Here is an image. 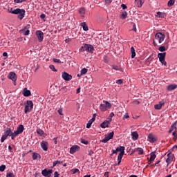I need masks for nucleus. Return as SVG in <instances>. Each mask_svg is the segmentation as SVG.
Masks as SVG:
<instances>
[{
	"mask_svg": "<svg viewBox=\"0 0 177 177\" xmlns=\"http://www.w3.org/2000/svg\"><path fill=\"white\" fill-rule=\"evenodd\" d=\"M8 13H12V15H18V19L19 20H23L24 19V16H26V10L24 9L17 8H9L8 9Z\"/></svg>",
	"mask_w": 177,
	"mask_h": 177,
	"instance_id": "obj_1",
	"label": "nucleus"
},
{
	"mask_svg": "<svg viewBox=\"0 0 177 177\" xmlns=\"http://www.w3.org/2000/svg\"><path fill=\"white\" fill-rule=\"evenodd\" d=\"M116 150L118 151H120V153H119L118 156V164L120 165L121 164V160H122V157H124V154H125V147L120 146L116 148Z\"/></svg>",
	"mask_w": 177,
	"mask_h": 177,
	"instance_id": "obj_2",
	"label": "nucleus"
},
{
	"mask_svg": "<svg viewBox=\"0 0 177 177\" xmlns=\"http://www.w3.org/2000/svg\"><path fill=\"white\" fill-rule=\"evenodd\" d=\"M33 108H34V103H32V101L31 100L26 101V104L24 107L25 114H27L28 113H31V111H32Z\"/></svg>",
	"mask_w": 177,
	"mask_h": 177,
	"instance_id": "obj_3",
	"label": "nucleus"
},
{
	"mask_svg": "<svg viewBox=\"0 0 177 177\" xmlns=\"http://www.w3.org/2000/svg\"><path fill=\"white\" fill-rule=\"evenodd\" d=\"M109 109H111V104L108 101H103V104H100V110L101 111H106Z\"/></svg>",
	"mask_w": 177,
	"mask_h": 177,
	"instance_id": "obj_4",
	"label": "nucleus"
},
{
	"mask_svg": "<svg viewBox=\"0 0 177 177\" xmlns=\"http://www.w3.org/2000/svg\"><path fill=\"white\" fill-rule=\"evenodd\" d=\"M80 50H82V52H84V50H86V52L93 53V50H95V48H93V46L91 44H84V46H82L80 48Z\"/></svg>",
	"mask_w": 177,
	"mask_h": 177,
	"instance_id": "obj_5",
	"label": "nucleus"
},
{
	"mask_svg": "<svg viewBox=\"0 0 177 177\" xmlns=\"http://www.w3.org/2000/svg\"><path fill=\"white\" fill-rule=\"evenodd\" d=\"M8 136H12V129L10 128H7L4 132V134L2 136L1 138V143H3L6 139H8Z\"/></svg>",
	"mask_w": 177,
	"mask_h": 177,
	"instance_id": "obj_6",
	"label": "nucleus"
},
{
	"mask_svg": "<svg viewBox=\"0 0 177 177\" xmlns=\"http://www.w3.org/2000/svg\"><path fill=\"white\" fill-rule=\"evenodd\" d=\"M167 55V53H160L158 54V57L159 59V61L163 66H166L167 62H165V56Z\"/></svg>",
	"mask_w": 177,
	"mask_h": 177,
	"instance_id": "obj_7",
	"label": "nucleus"
},
{
	"mask_svg": "<svg viewBox=\"0 0 177 177\" xmlns=\"http://www.w3.org/2000/svg\"><path fill=\"white\" fill-rule=\"evenodd\" d=\"M155 38L158 41L159 44H162V42L165 39V35L161 32H158L156 34Z\"/></svg>",
	"mask_w": 177,
	"mask_h": 177,
	"instance_id": "obj_8",
	"label": "nucleus"
},
{
	"mask_svg": "<svg viewBox=\"0 0 177 177\" xmlns=\"http://www.w3.org/2000/svg\"><path fill=\"white\" fill-rule=\"evenodd\" d=\"M114 137V131L111 132L108 136H105V138L102 140V143H107L110 139H113Z\"/></svg>",
	"mask_w": 177,
	"mask_h": 177,
	"instance_id": "obj_9",
	"label": "nucleus"
},
{
	"mask_svg": "<svg viewBox=\"0 0 177 177\" xmlns=\"http://www.w3.org/2000/svg\"><path fill=\"white\" fill-rule=\"evenodd\" d=\"M35 35L39 42H42V41H44V32L42 31L37 30Z\"/></svg>",
	"mask_w": 177,
	"mask_h": 177,
	"instance_id": "obj_10",
	"label": "nucleus"
},
{
	"mask_svg": "<svg viewBox=\"0 0 177 177\" xmlns=\"http://www.w3.org/2000/svg\"><path fill=\"white\" fill-rule=\"evenodd\" d=\"M175 160V156L171 153L167 154V158L166 159V162L167 165H169Z\"/></svg>",
	"mask_w": 177,
	"mask_h": 177,
	"instance_id": "obj_11",
	"label": "nucleus"
},
{
	"mask_svg": "<svg viewBox=\"0 0 177 177\" xmlns=\"http://www.w3.org/2000/svg\"><path fill=\"white\" fill-rule=\"evenodd\" d=\"M9 80H11L14 82V85H16V81H17V75L14 72H10L8 75Z\"/></svg>",
	"mask_w": 177,
	"mask_h": 177,
	"instance_id": "obj_12",
	"label": "nucleus"
},
{
	"mask_svg": "<svg viewBox=\"0 0 177 177\" xmlns=\"http://www.w3.org/2000/svg\"><path fill=\"white\" fill-rule=\"evenodd\" d=\"M62 77L64 81H71V80H73V76L66 72H64L62 75Z\"/></svg>",
	"mask_w": 177,
	"mask_h": 177,
	"instance_id": "obj_13",
	"label": "nucleus"
},
{
	"mask_svg": "<svg viewBox=\"0 0 177 177\" xmlns=\"http://www.w3.org/2000/svg\"><path fill=\"white\" fill-rule=\"evenodd\" d=\"M41 175H43V176H46V177H50V176H52V170L45 169L42 170Z\"/></svg>",
	"mask_w": 177,
	"mask_h": 177,
	"instance_id": "obj_14",
	"label": "nucleus"
},
{
	"mask_svg": "<svg viewBox=\"0 0 177 177\" xmlns=\"http://www.w3.org/2000/svg\"><path fill=\"white\" fill-rule=\"evenodd\" d=\"M80 151V146L78 145H73L70 149V153L74 154L76 151Z\"/></svg>",
	"mask_w": 177,
	"mask_h": 177,
	"instance_id": "obj_15",
	"label": "nucleus"
},
{
	"mask_svg": "<svg viewBox=\"0 0 177 177\" xmlns=\"http://www.w3.org/2000/svg\"><path fill=\"white\" fill-rule=\"evenodd\" d=\"M48 142L42 141L41 142V149H43V150L44 151H48Z\"/></svg>",
	"mask_w": 177,
	"mask_h": 177,
	"instance_id": "obj_16",
	"label": "nucleus"
},
{
	"mask_svg": "<svg viewBox=\"0 0 177 177\" xmlns=\"http://www.w3.org/2000/svg\"><path fill=\"white\" fill-rule=\"evenodd\" d=\"M131 138L133 140H138V139H139V134H138V131H132Z\"/></svg>",
	"mask_w": 177,
	"mask_h": 177,
	"instance_id": "obj_17",
	"label": "nucleus"
},
{
	"mask_svg": "<svg viewBox=\"0 0 177 177\" xmlns=\"http://www.w3.org/2000/svg\"><path fill=\"white\" fill-rule=\"evenodd\" d=\"M156 153L154 152L151 153L150 159L149 160V164L153 163L154 160H156Z\"/></svg>",
	"mask_w": 177,
	"mask_h": 177,
	"instance_id": "obj_18",
	"label": "nucleus"
},
{
	"mask_svg": "<svg viewBox=\"0 0 177 177\" xmlns=\"http://www.w3.org/2000/svg\"><path fill=\"white\" fill-rule=\"evenodd\" d=\"M23 131H24V126L23 124L19 125L16 131L20 135V133H23Z\"/></svg>",
	"mask_w": 177,
	"mask_h": 177,
	"instance_id": "obj_19",
	"label": "nucleus"
},
{
	"mask_svg": "<svg viewBox=\"0 0 177 177\" xmlns=\"http://www.w3.org/2000/svg\"><path fill=\"white\" fill-rule=\"evenodd\" d=\"M24 96L28 97L31 96V91L27 88H24Z\"/></svg>",
	"mask_w": 177,
	"mask_h": 177,
	"instance_id": "obj_20",
	"label": "nucleus"
},
{
	"mask_svg": "<svg viewBox=\"0 0 177 177\" xmlns=\"http://www.w3.org/2000/svg\"><path fill=\"white\" fill-rule=\"evenodd\" d=\"M109 125H110L109 122L105 120L102 123H101L100 127L101 128H109Z\"/></svg>",
	"mask_w": 177,
	"mask_h": 177,
	"instance_id": "obj_21",
	"label": "nucleus"
},
{
	"mask_svg": "<svg viewBox=\"0 0 177 177\" xmlns=\"http://www.w3.org/2000/svg\"><path fill=\"white\" fill-rule=\"evenodd\" d=\"M176 88H177V85L175 84H172L167 86V90H169V91H175V89H176Z\"/></svg>",
	"mask_w": 177,
	"mask_h": 177,
	"instance_id": "obj_22",
	"label": "nucleus"
},
{
	"mask_svg": "<svg viewBox=\"0 0 177 177\" xmlns=\"http://www.w3.org/2000/svg\"><path fill=\"white\" fill-rule=\"evenodd\" d=\"M80 26L82 27L84 31H88V30H89V28H88V25H86V22L80 23Z\"/></svg>",
	"mask_w": 177,
	"mask_h": 177,
	"instance_id": "obj_23",
	"label": "nucleus"
},
{
	"mask_svg": "<svg viewBox=\"0 0 177 177\" xmlns=\"http://www.w3.org/2000/svg\"><path fill=\"white\" fill-rule=\"evenodd\" d=\"M172 131H174V132L176 131V122H175L171 125V128H170V129H169V133H171V132H172Z\"/></svg>",
	"mask_w": 177,
	"mask_h": 177,
	"instance_id": "obj_24",
	"label": "nucleus"
},
{
	"mask_svg": "<svg viewBox=\"0 0 177 177\" xmlns=\"http://www.w3.org/2000/svg\"><path fill=\"white\" fill-rule=\"evenodd\" d=\"M148 139H149V142H150L151 143H154V142L156 141V138H154V136L151 134H149L148 136Z\"/></svg>",
	"mask_w": 177,
	"mask_h": 177,
	"instance_id": "obj_25",
	"label": "nucleus"
},
{
	"mask_svg": "<svg viewBox=\"0 0 177 177\" xmlns=\"http://www.w3.org/2000/svg\"><path fill=\"white\" fill-rule=\"evenodd\" d=\"M162 106H164V102H160L158 104H156L154 107L156 110H161Z\"/></svg>",
	"mask_w": 177,
	"mask_h": 177,
	"instance_id": "obj_26",
	"label": "nucleus"
},
{
	"mask_svg": "<svg viewBox=\"0 0 177 177\" xmlns=\"http://www.w3.org/2000/svg\"><path fill=\"white\" fill-rule=\"evenodd\" d=\"M95 118H93L90 120H88V123L86 124V128H90L92 126V124H93Z\"/></svg>",
	"mask_w": 177,
	"mask_h": 177,
	"instance_id": "obj_27",
	"label": "nucleus"
},
{
	"mask_svg": "<svg viewBox=\"0 0 177 177\" xmlns=\"http://www.w3.org/2000/svg\"><path fill=\"white\" fill-rule=\"evenodd\" d=\"M37 158H41V155L38 153H32V160H37Z\"/></svg>",
	"mask_w": 177,
	"mask_h": 177,
	"instance_id": "obj_28",
	"label": "nucleus"
},
{
	"mask_svg": "<svg viewBox=\"0 0 177 177\" xmlns=\"http://www.w3.org/2000/svg\"><path fill=\"white\" fill-rule=\"evenodd\" d=\"M18 135H19V134L18 133V132L17 131H15L14 132L12 131L11 139L12 140H15V138H16V136H17Z\"/></svg>",
	"mask_w": 177,
	"mask_h": 177,
	"instance_id": "obj_29",
	"label": "nucleus"
},
{
	"mask_svg": "<svg viewBox=\"0 0 177 177\" xmlns=\"http://www.w3.org/2000/svg\"><path fill=\"white\" fill-rule=\"evenodd\" d=\"M128 16V13L127 12H122V15L120 16V19H122V20H125V19H127Z\"/></svg>",
	"mask_w": 177,
	"mask_h": 177,
	"instance_id": "obj_30",
	"label": "nucleus"
},
{
	"mask_svg": "<svg viewBox=\"0 0 177 177\" xmlns=\"http://www.w3.org/2000/svg\"><path fill=\"white\" fill-rule=\"evenodd\" d=\"M131 59H134L135 56H136V53L135 52V48H131Z\"/></svg>",
	"mask_w": 177,
	"mask_h": 177,
	"instance_id": "obj_31",
	"label": "nucleus"
},
{
	"mask_svg": "<svg viewBox=\"0 0 177 177\" xmlns=\"http://www.w3.org/2000/svg\"><path fill=\"white\" fill-rule=\"evenodd\" d=\"M175 5V0H169L167 3L168 8H171V6H174Z\"/></svg>",
	"mask_w": 177,
	"mask_h": 177,
	"instance_id": "obj_32",
	"label": "nucleus"
},
{
	"mask_svg": "<svg viewBox=\"0 0 177 177\" xmlns=\"http://www.w3.org/2000/svg\"><path fill=\"white\" fill-rule=\"evenodd\" d=\"M37 133L38 135H39L40 136H44V135H45V132H44V131H42V129H37Z\"/></svg>",
	"mask_w": 177,
	"mask_h": 177,
	"instance_id": "obj_33",
	"label": "nucleus"
},
{
	"mask_svg": "<svg viewBox=\"0 0 177 177\" xmlns=\"http://www.w3.org/2000/svg\"><path fill=\"white\" fill-rule=\"evenodd\" d=\"M86 73H88V69H86V68H84L81 70L80 75H85Z\"/></svg>",
	"mask_w": 177,
	"mask_h": 177,
	"instance_id": "obj_34",
	"label": "nucleus"
},
{
	"mask_svg": "<svg viewBox=\"0 0 177 177\" xmlns=\"http://www.w3.org/2000/svg\"><path fill=\"white\" fill-rule=\"evenodd\" d=\"M79 13H80V15H85V8L82 7L79 9Z\"/></svg>",
	"mask_w": 177,
	"mask_h": 177,
	"instance_id": "obj_35",
	"label": "nucleus"
},
{
	"mask_svg": "<svg viewBox=\"0 0 177 177\" xmlns=\"http://www.w3.org/2000/svg\"><path fill=\"white\" fill-rule=\"evenodd\" d=\"M156 17H160V18L164 17V13L162 12H158L156 15Z\"/></svg>",
	"mask_w": 177,
	"mask_h": 177,
	"instance_id": "obj_36",
	"label": "nucleus"
},
{
	"mask_svg": "<svg viewBox=\"0 0 177 177\" xmlns=\"http://www.w3.org/2000/svg\"><path fill=\"white\" fill-rule=\"evenodd\" d=\"M136 151H138V154H143L144 151L142 148H137Z\"/></svg>",
	"mask_w": 177,
	"mask_h": 177,
	"instance_id": "obj_37",
	"label": "nucleus"
},
{
	"mask_svg": "<svg viewBox=\"0 0 177 177\" xmlns=\"http://www.w3.org/2000/svg\"><path fill=\"white\" fill-rule=\"evenodd\" d=\"M6 169V166L5 165H2L0 166V171L3 172Z\"/></svg>",
	"mask_w": 177,
	"mask_h": 177,
	"instance_id": "obj_38",
	"label": "nucleus"
},
{
	"mask_svg": "<svg viewBox=\"0 0 177 177\" xmlns=\"http://www.w3.org/2000/svg\"><path fill=\"white\" fill-rule=\"evenodd\" d=\"M27 0H14L15 3H23V2H26Z\"/></svg>",
	"mask_w": 177,
	"mask_h": 177,
	"instance_id": "obj_39",
	"label": "nucleus"
},
{
	"mask_svg": "<svg viewBox=\"0 0 177 177\" xmlns=\"http://www.w3.org/2000/svg\"><path fill=\"white\" fill-rule=\"evenodd\" d=\"M159 50H160V52H165V50H167V48L164 46H160V47H159Z\"/></svg>",
	"mask_w": 177,
	"mask_h": 177,
	"instance_id": "obj_40",
	"label": "nucleus"
},
{
	"mask_svg": "<svg viewBox=\"0 0 177 177\" xmlns=\"http://www.w3.org/2000/svg\"><path fill=\"white\" fill-rule=\"evenodd\" d=\"M81 143L83 145H88V140H84V138H81L80 140Z\"/></svg>",
	"mask_w": 177,
	"mask_h": 177,
	"instance_id": "obj_41",
	"label": "nucleus"
},
{
	"mask_svg": "<svg viewBox=\"0 0 177 177\" xmlns=\"http://www.w3.org/2000/svg\"><path fill=\"white\" fill-rule=\"evenodd\" d=\"M116 84H118V85H122V84H124V81L122 80H116Z\"/></svg>",
	"mask_w": 177,
	"mask_h": 177,
	"instance_id": "obj_42",
	"label": "nucleus"
},
{
	"mask_svg": "<svg viewBox=\"0 0 177 177\" xmlns=\"http://www.w3.org/2000/svg\"><path fill=\"white\" fill-rule=\"evenodd\" d=\"M22 31H23L24 35H28L30 34V30H28V29H26L25 30L24 29Z\"/></svg>",
	"mask_w": 177,
	"mask_h": 177,
	"instance_id": "obj_43",
	"label": "nucleus"
},
{
	"mask_svg": "<svg viewBox=\"0 0 177 177\" xmlns=\"http://www.w3.org/2000/svg\"><path fill=\"white\" fill-rule=\"evenodd\" d=\"M49 68H50V70H52V71H55V72L57 71V70H56V68H55L54 65H50Z\"/></svg>",
	"mask_w": 177,
	"mask_h": 177,
	"instance_id": "obj_44",
	"label": "nucleus"
},
{
	"mask_svg": "<svg viewBox=\"0 0 177 177\" xmlns=\"http://www.w3.org/2000/svg\"><path fill=\"white\" fill-rule=\"evenodd\" d=\"M136 2L139 4V8H141V6L143 5V2H142V0H136Z\"/></svg>",
	"mask_w": 177,
	"mask_h": 177,
	"instance_id": "obj_45",
	"label": "nucleus"
},
{
	"mask_svg": "<svg viewBox=\"0 0 177 177\" xmlns=\"http://www.w3.org/2000/svg\"><path fill=\"white\" fill-rule=\"evenodd\" d=\"M57 164H62V162H60L59 160H56V161L53 162V167H56V165H57Z\"/></svg>",
	"mask_w": 177,
	"mask_h": 177,
	"instance_id": "obj_46",
	"label": "nucleus"
},
{
	"mask_svg": "<svg viewBox=\"0 0 177 177\" xmlns=\"http://www.w3.org/2000/svg\"><path fill=\"white\" fill-rule=\"evenodd\" d=\"M6 177H15V174L13 173H7Z\"/></svg>",
	"mask_w": 177,
	"mask_h": 177,
	"instance_id": "obj_47",
	"label": "nucleus"
},
{
	"mask_svg": "<svg viewBox=\"0 0 177 177\" xmlns=\"http://www.w3.org/2000/svg\"><path fill=\"white\" fill-rule=\"evenodd\" d=\"M53 62H54V63H59V64L62 63V61H60V59H53Z\"/></svg>",
	"mask_w": 177,
	"mask_h": 177,
	"instance_id": "obj_48",
	"label": "nucleus"
},
{
	"mask_svg": "<svg viewBox=\"0 0 177 177\" xmlns=\"http://www.w3.org/2000/svg\"><path fill=\"white\" fill-rule=\"evenodd\" d=\"M57 113L59 114V115H63V109H58Z\"/></svg>",
	"mask_w": 177,
	"mask_h": 177,
	"instance_id": "obj_49",
	"label": "nucleus"
},
{
	"mask_svg": "<svg viewBox=\"0 0 177 177\" xmlns=\"http://www.w3.org/2000/svg\"><path fill=\"white\" fill-rule=\"evenodd\" d=\"M173 136H174V139H177V131H174L172 133Z\"/></svg>",
	"mask_w": 177,
	"mask_h": 177,
	"instance_id": "obj_50",
	"label": "nucleus"
},
{
	"mask_svg": "<svg viewBox=\"0 0 177 177\" xmlns=\"http://www.w3.org/2000/svg\"><path fill=\"white\" fill-rule=\"evenodd\" d=\"M111 2H113V0H105L106 5H110Z\"/></svg>",
	"mask_w": 177,
	"mask_h": 177,
	"instance_id": "obj_51",
	"label": "nucleus"
},
{
	"mask_svg": "<svg viewBox=\"0 0 177 177\" xmlns=\"http://www.w3.org/2000/svg\"><path fill=\"white\" fill-rule=\"evenodd\" d=\"M113 70H116V71H119V70H120V67H118L117 66H113Z\"/></svg>",
	"mask_w": 177,
	"mask_h": 177,
	"instance_id": "obj_52",
	"label": "nucleus"
},
{
	"mask_svg": "<svg viewBox=\"0 0 177 177\" xmlns=\"http://www.w3.org/2000/svg\"><path fill=\"white\" fill-rule=\"evenodd\" d=\"M30 27H31V26H30V24L27 25V26L24 28V31H26V30H28V28H30Z\"/></svg>",
	"mask_w": 177,
	"mask_h": 177,
	"instance_id": "obj_53",
	"label": "nucleus"
},
{
	"mask_svg": "<svg viewBox=\"0 0 177 177\" xmlns=\"http://www.w3.org/2000/svg\"><path fill=\"white\" fill-rule=\"evenodd\" d=\"M127 118H129V115H128V113H126L124 116H123V119L125 120Z\"/></svg>",
	"mask_w": 177,
	"mask_h": 177,
	"instance_id": "obj_54",
	"label": "nucleus"
},
{
	"mask_svg": "<svg viewBox=\"0 0 177 177\" xmlns=\"http://www.w3.org/2000/svg\"><path fill=\"white\" fill-rule=\"evenodd\" d=\"M73 174H77V172H80V170L78 169H75L73 170Z\"/></svg>",
	"mask_w": 177,
	"mask_h": 177,
	"instance_id": "obj_55",
	"label": "nucleus"
},
{
	"mask_svg": "<svg viewBox=\"0 0 177 177\" xmlns=\"http://www.w3.org/2000/svg\"><path fill=\"white\" fill-rule=\"evenodd\" d=\"M133 31H135V32H136V24L133 25Z\"/></svg>",
	"mask_w": 177,
	"mask_h": 177,
	"instance_id": "obj_56",
	"label": "nucleus"
},
{
	"mask_svg": "<svg viewBox=\"0 0 177 177\" xmlns=\"http://www.w3.org/2000/svg\"><path fill=\"white\" fill-rule=\"evenodd\" d=\"M54 177H59V173L57 171L54 173Z\"/></svg>",
	"mask_w": 177,
	"mask_h": 177,
	"instance_id": "obj_57",
	"label": "nucleus"
},
{
	"mask_svg": "<svg viewBox=\"0 0 177 177\" xmlns=\"http://www.w3.org/2000/svg\"><path fill=\"white\" fill-rule=\"evenodd\" d=\"M121 8H122V9H127V5H125V4H122L121 5Z\"/></svg>",
	"mask_w": 177,
	"mask_h": 177,
	"instance_id": "obj_58",
	"label": "nucleus"
},
{
	"mask_svg": "<svg viewBox=\"0 0 177 177\" xmlns=\"http://www.w3.org/2000/svg\"><path fill=\"white\" fill-rule=\"evenodd\" d=\"M93 154V151L89 150L88 151V156H92Z\"/></svg>",
	"mask_w": 177,
	"mask_h": 177,
	"instance_id": "obj_59",
	"label": "nucleus"
},
{
	"mask_svg": "<svg viewBox=\"0 0 177 177\" xmlns=\"http://www.w3.org/2000/svg\"><path fill=\"white\" fill-rule=\"evenodd\" d=\"M133 103L134 104H140V102H139V101H138V100L133 102Z\"/></svg>",
	"mask_w": 177,
	"mask_h": 177,
	"instance_id": "obj_60",
	"label": "nucleus"
},
{
	"mask_svg": "<svg viewBox=\"0 0 177 177\" xmlns=\"http://www.w3.org/2000/svg\"><path fill=\"white\" fill-rule=\"evenodd\" d=\"M45 17H46L45 14H41V15H40V19H45Z\"/></svg>",
	"mask_w": 177,
	"mask_h": 177,
	"instance_id": "obj_61",
	"label": "nucleus"
},
{
	"mask_svg": "<svg viewBox=\"0 0 177 177\" xmlns=\"http://www.w3.org/2000/svg\"><path fill=\"white\" fill-rule=\"evenodd\" d=\"M70 41H71V39L68 38V39H66L65 42H66V44H68V42H70Z\"/></svg>",
	"mask_w": 177,
	"mask_h": 177,
	"instance_id": "obj_62",
	"label": "nucleus"
},
{
	"mask_svg": "<svg viewBox=\"0 0 177 177\" xmlns=\"http://www.w3.org/2000/svg\"><path fill=\"white\" fill-rule=\"evenodd\" d=\"M113 116H114V113L111 112L109 115V117H111V118H113Z\"/></svg>",
	"mask_w": 177,
	"mask_h": 177,
	"instance_id": "obj_63",
	"label": "nucleus"
},
{
	"mask_svg": "<svg viewBox=\"0 0 177 177\" xmlns=\"http://www.w3.org/2000/svg\"><path fill=\"white\" fill-rule=\"evenodd\" d=\"M104 176L105 177H109V171H106L104 173Z\"/></svg>",
	"mask_w": 177,
	"mask_h": 177,
	"instance_id": "obj_64",
	"label": "nucleus"
}]
</instances>
